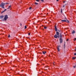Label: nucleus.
I'll use <instances>...</instances> for the list:
<instances>
[{
  "instance_id": "f257e3e1",
  "label": "nucleus",
  "mask_w": 76,
  "mask_h": 76,
  "mask_svg": "<svg viewBox=\"0 0 76 76\" xmlns=\"http://www.w3.org/2000/svg\"><path fill=\"white\" fill-rule=\"evenodd\" d=\"M4 5H5V3L1 2V4H0V7L2 9H4Z\"/></svg>"
},
{
  "instance_id": "f03ea898",
  "label": "nucleus",
  "mask_w": 76,
  "mask_h": 76,
  "mask_svg": "<svg viewBox=\"0 0 76 76\" xmlns=\"http://www.w3.org/2000/svg\"><path fill=\"white\" fill-rule=\"evenodd\" d=\"M7 19H8V16H7V15H6L4 17V20H7Z\"/></svg>"
},
{
  "instance_id": "7ed1b4c3",
  "label": "nucleus",
  "mask_w": 76,
  "mask_h": 76,
  "mask_svg": "<svg viewBox=\"0 0 76 76\" xmlns=\"http://www.w3.org/2000/svg\"><path fill=\"white\" fill-rule=\"evenodd\" d=\"M60 44H61L63 42V39L61 38H60Z\"/></svg>"
},
{
  "instance_id": "20e7f679",
  "label": "nucleus",
  "mask_w": 76,
  "mask_h": 76,
  "mask_svg": "<svg viewBox=\"0 0 76 76\" xmlns=\"http://www.w3.org/2000/svg\"><path fill=\"white\" fill-rule=\"evenodd\" d=\"M61 22H62V23H63L64 22H67V21L66 20H61Z\"/></svg>"
},
{
  "instance_id": "39448f33",
  "label": "nucleus",
  "mask_w": 76,
  "mask_h": 76,
  "mask_svg": "<svg viewBox=\"0 0 76 76\" xmlns=\"http://www.w3.org/2000/svg\"><path fill=\"white\" fill-rule=\"evenodd\" d=\"M56 34L58 35V38H59V36L58 35H59V32H56Z\"/></svg>"
},
{
  "instance_id": "423d86ee",
  "label": "nucleus",
  "mask_w": 76,
  "mask_h": 76,
  "mask_svg": "<svg viewBox=\"0 0 76 76\" xmlns=\"http://www.w3.org/2000/svg\"><path fill=\"white\" fill-rule=\"evenodd\" d=\"M4 18V16L3 15L0 16V19H2V18Z\"/></svg>"
},
{
  "instance_id": "0eeeda50",
  "label": "nucleus",
  "mask_w": 76,
  "mask_h": 76,
  "mask_svg": "<svg viewBox=\"0 0 76 76\" xmlns=\"http://www.w3.org/2000/svg\"><path fill=\"white\" fill-rule=\"evenodd\" d=\"M55 31H57V26H55Z\"/></svg>"
},
{
  "instance_id": "6e6552de",
  "label": "nucleus",
  "mask_w": 76,
  "mask_h": 76,
  "mask_svg": "<svg viewBox=\"0 0 76 76\" xmlns=\"http://www.w3.org/2000/svg\"><path fill=\"white\" fill-rule=\"evenodd\" d=\"M42 53H43V54H45V53H47V52L46 51H42Z\"/></svg>"
},
{
  "instance_id": "1a4fd4ad",
  "label": "nucleus",
  "mask_w": 76,
  "mask_h": 76,
  "mask_svg": "<svg viewBox=\"0 0 76 76\" xmlns=\"http://www.w3.org/2000/svg\"><path fill=\"white\" fill-rule=\"evenodd\" d=\"M59 37L61 38H63V36L62 35H61V34L60 33V34L59 35Z\"/></svg>"
},
{
  "instance_id": "9d476101",
  "label": "nucleus",
  "mask_w": 76,
  "mask_h": 76,
  "mask_svg": "<svg viewBox=\"0 0 76 76\" xmlns=\"http://www.w3.org/2000/svg\"><path fill=\"white\" fill-rule=\"evenodd\" d=\"M54 37L55 38H57V34L55 35L54 36Z\"/></svg>"
},
{
  "instance_id": "9b49d317",
  "label": "nucleus",
  "mask_w": 76,
  "mask_h": 76,
  "mask_svg": "<svg viewBox=\"0 0 76 76\" xmlns=\"http://www.w3.org/2000/svg\"><path fill=\"white\" fill-rule=\"evenodd\" d=\"M11 6H9L8 7V8H7V9H10V7H11Z\"/></svg>"
},
{
  "instance_id": "f8f14e48",
  "label": "nucleus",
  "mask_w": 76,
  "mask_h": 76,
  "mask_svg": "<svg viewBox=\"0 0 76 76\" xmlns=\"http://www.w3.org/2000/svg\"><path fill=\"white\" fill-rule=\"evenodd\" d=\"M57 50H58V52H60V48H57Z\"/></svg>"
},
{
  "instance_id": "ddd939ff",
  "label": "nucleus",
  "mask_w": 76,
  "mask_h": 76,
  "mask_svg": "<svg viewBox=\"0 0 76 76\" xmlns=\"http://www.w3.org/2000/svg\"><path fill=\"white\" fill-rule=\"evenodd\" d=\"M75 31H73L72 32V34H75Z\"/></svg>"
},
{
  "instance_id": "4468645a",
  "label": "nucleus",
  "mask_w": 76,
  "mask_h": 76,
  "mask_svg": "<svg viewBox=\"0 0 76 76\" xmlns=\"http://www.w3.org/2000/svg\"><path fill=\"white\" fill-rule=\"evenodd\" d=\"M76 58V57H72V59L75 60Z\"/></svg>"
},
{
  "instance_id": "2eb2a0df",
  "label": "nucleus",
  "mask_w": 76,
  "mask_h": 76,
  "mask_svg": "<svg viewBox=\"0 0 76 76\" xmlns=\"http://www.w3.org/2000/svg\"><path fill=\"white\" fill-rule=\"evenodd\" d=\"M47 27L45 26L44 27V29H47Z\"/></svg>"
},
{
  "instance_id": "dca6fc26",
  "label": "nucleus",
  "mask_w": 76,
  "mask_h": 76,
  "mask_svg": "<svg viewBox=\"0 0 76 76\" xmlns=\"http://www.w3.org/2000/svg\"><path fill=\"white\" fill-rule=\"evenodd\" d=\"M26 28H27V27H26V26H25V29H26Z\"/></svg>"
},
{
  "instance_id": "f3484780",
  "label": "nucleus",
  "mask_w": 76,
  "mask_h": 76,
  "mask_svg": "<svg viewBox=\"0 0 76 76\" xmlns=\"http://www.w3.org/2000/svg\"><path fill=\"white\" fill-rule=\"evenodd\" d=\"M38 3H37L36 2H35V4L36 5H37L38 4Z\"/></svg>"
},
{
  "instance_id": "a211bd4d",
  "label": "nucleus",
  "mask_w": 76,
  "mask_h": 76,
  "mask_svg": "<svg viewBox=\"0 0 76 76\" xmlns=\"http://www.w3.org/2000/svg\"><path fill=\"white\" fill-rule=\"evenodd\" d=\"M66 20L67 21V22H68V23H69V20H67L66 19Z\"/></svg>"
},
{
  "instance_id": "6ab92c4d",
  "label": "nucleus",
  "mask_w": 76,
  "mask_h": 76,
  "mask_svg": "<svg viewBox=\"0 0 76 76\" xmlns=\"http://www.w3.org/2000/svg\"><path fill=\"white\" fill-rule=\"evenodd\" d=\"M8 36H9L8 37V38H10V35H9Z\"/></svg>"
},
{
  "instance_id": "aec40b11",
  "label": "nucleus",
  "mask_w": 76,
  "mask_h": 76,
  "mask_svg": "<svg viewBox=\"0 0 76 76\" xmlns=\"http://www.w3.org/2000/svg\"><path fill=\"white\" fill-rule=\"evenodd\" d=\"M61 46L60 45H58V48H59V47H60Z\"/></svg>"
},
{
  "instance_id": "412c9836",
  "label": "nucleus",
  "mask_w": 76,
  "mask_h": 76,
  "mask_svg": "<svg viewBox=\"0 0 76 76\" xmlns=\"http://www.w3.org/2000/svg\"><path fill=\"white\" fill-rule=\"evenodd\" d=\"M4 12H5L4 11L2 12H1V13H4Z\"/></svg>"
},
{
  "instance_id": "4be33fe9",
  "label": "nucleus",
  "mask_w": 76,
  "mask_h": 76,
  "mask_svg": "<svg viewBox=\"0 0 76 76\" xmlns=\"http://www.w3.org/2000/svg\"><path fill=\"white\" fill-rule=\"evenodd\" d=\"M73 68H76V66H73Z\"/></svg>"
},
{
  "instance_id": "5701e85b",
  "label": "nucleus",
  "mask_w": 76,
  "mask_h": 76,
  "mask_svg": "<svg viewBox=\"0 0 76 76\" xmlns=\"http://www.w3.org/2000/svg\"><path fill=\"white\" fill-rule=\"evenodd\" d=\"M74 56H76V53L74 54Z\"/></svg>"
},
{
  "instance_id": "b1692460",
  "label": "nucleus",
  "mask_w": 76,
  "mask_h": 76,
  "mask_svg": "<svg viewBox=\"0 0 76 76\" xmlns=\"http://www.w3.org/2000/svg\"><path fill=\"white\" fill-rule=\"evenodd\" d=\"M37 1H39V0H36Z\"/></svg>"
},
{
  "instance_id": "393cba45",
  "label": "nucleus",
  "mask_w": 76,
  "mask_h": 76,
  "mask_svg": "<svg viewBox=\"0 0 76 76\" xmlns=\"http://www.w3.org/2000/svg\"><path fill=\"white\" fill-rule=\"evenodd\" d=\"M75 40H76V38H75V39H74V41H75Z\"/></svg>"
},
{
  "instance_id": "a878e982",
  "label": "nucleus",
  "mask_w": 76,
  "mask_h": 76,
  "mask_svg": "<svg viewBox=\"0 0 76 76\" xmlns=\"http://www.w3.org/2000/svg\"><path fill=\"white\" fill-rule=\"evenodd\" d=\"M61 13H62V9H61Z\"/></svg>"
},
{
  "instance_id": "bb28decb",
  "label": "nucleus",
  "mask_w": 76,
  "mask_h": 76,
  "mask_svg": "<svg viewBox=\"0 0 76 76\" xmlns=\"http://www.w3.org/2000/svg\"><path fill=\"white\" fill-rule=\"evenodd\" d=\"M64 6H65V5H64L63 6V7H64Z\"/></svg>"
},
{
  "instance_id": "cd10ccee",
  "label": "nucleus",
  "mask_w": 76,
  "mask_h": 76,
  "mask_svg": "<svg viewBox=\"0 0 76 76\" xmlns=\"http://www.w3.org/2000/svg\"><path fill=\"white\" fill-rule=\"evenodd\" d=\"M31 8V7H30V8H29V9H30H30H31V8Z\"/></svg>"
},
{
  "instance_id": "c85d7f7f",
  "label": "nucleus",
  "mask_w": 76,
  "mask_h": 76,
  "mask_svg": "<svg viewBox=\"0 0 76 76\" xmlns=\"http://www.w3.org/2000/svg\"><path fill=\"white\" fill-rule=\"evenodd\" d=\"M6 10H7L6 9H5V10H4V11H6Z\"/></svg>"
},
{
  "instance_id": "c756f323",
  "label": "nucleus",
  "mask_w": 76,
  "mask_h": 76,
  "mask_svg": "<svg viewBox=\"0 0 76 76\" xmlns=\"http://www.w3.org/2000/svg\"><path fill=\"white\" fill-rule=\"evenodd\" d=\"M28 35H30V33H29L28 34Z\"/></svg>"
},
{
  "instance_id": "7c9ffc66",
  "label": "nucleus",
  "mask_w": 76,
  "mask_h": 76,
  "mask_svg": "<svg viewBox=\"0 0 76 76\" xmlns=\"http://www.w3.org/2000/svg\"><path fill=\"white\" fill-rule=\"evenodd\" d=\"M65 2H66V1H63V3H65Z\"/></svg>"
},
{
  "instance_id": "2f4dec72",
  "label": "nucleus",
  "mask_w": 76,
  "mask_h": 76,
  "mask_svg": "<svg viewBox=\"0 0 76 76\" xmlns=\"http://www.w3.org/2000/svg\"><path fill=\"white\" fill-rule=\"evenodd\" d=\"M68 40H69V39H66V41H68Z\"/></svg>"
},
{
  "instance_id": "473e14b6",
  "label": "nucleus",
  "mask_w": 76,
  "mask_h": 76,
  "mask_svg": "<svg viewBox=\"0 0 76 76\" xmlns=\"http://www.w3.org/2000/svg\"><path fill=\"white\" fill-rule=\"evenodd\" d=\"M41 1H42V2L44 1L43 0H42Z\"/></svg>"
},
{
  "instance_id": "72a5a7b5",
  "label": "nucleus",
  "mask_w": 76,
  "mask_h": 76,
  "mask_svg": "<svg viewBox=\"0 0 76 76\" xmlns=\"http://www.w3.org/2000/svg\"><path fill=\"white\" fill-rule=\"evenodd\" d=\"M0 50H2L1 48H0Z\"/></svg>"
},
{
  "instance_id": "f704fd0d",
  "label": "nucleus",
  "mask_w": 76,
  "mask_h": 76,
  "mask_svg": "<svg viewBox=\"0 0 76 76\" xmlns=\"http://www.w3.org/2000/svg\"><path fill=\"white\" fill-rule=\"evenodd\" d=\"M57 1H58V0H56Z\"/></svg>"
},
{
  "instance_id": "c9c22d12",
  "label": "nucleus",
  "mask_w": 76,
  "mask_h": 76,
  "mask_svg": "<svg viewBox=\"0 0 76 76\" xmlns=\"http://www.w3.org/2000/svg\"><path fill=\"white\" fill-rule=\"evenodd\" d=\"M8 4V3H7L6 4Z\"/></svg>"
},
{
  "instance_id": "e433bc0d",
  "label": "nucleus",
  "mask_w": 76,
  "mask_h": 76,
  "mask_svg": "<svg viewBox=\"0 0 76 76\" xmlns=\"http://www.w3.org/2000/svg\"><path fill=\"white\" fill-rule=\"evenodd\" d=\"M20 25H21V26H22V24H20Z\"/></svg>"
},
{
  "instance_id": "4c0bfd02",
  "label": "nucleus",
  "mask_w": 76,
  "mask_h": 76,
  "mask_svg": "<svg viewBox=\"0 0 76 76\" xmlns=\"http://www.w3.org/2000/svg\"><path fill=\"white\" fill-rule=\"evenodd\" d=\"M64 46H65V44H64Z\"/></svg>"
},
{
  "instance_id": "58836bf2",
  "label": "nucleus",
  "mask_w": 76,
  "mask_h": 76,
  "mask_svg": "<svg viewBox=\"0 0 76 76\" xmlns=\"http://www.w3.org/2000/svg\"><path fill=\"white\" fill-rule=\"evenodd\" d=\"M45 70H47V69H46Z\"/></svg>"
},
{
  "instance_id": "ea45409f",
  "label": "nucleus",
  "mask_w": 76,
  "mask_h": 76,
  "mask_svg": "<svg viewBox=\"0 0 76 76\" xmlns=\"http://www.w3.org/2000/svg\"><path fill=\"white\" fill-rule=\"evenodd\" d=\"M75 51H76V49L75 50Z\"/></svg>"
},
{
  "instance_id": "a19ab883",
  "label": "nucleus",
  "mask_w": 76,
  "mask_h": 76,
  "mask_svg": "<svg viewBox=\"0 0 76 76\" xmlns=\"http://www.w3.org/2000/svg\"><path fill=\"white\" fill-rule=\"evenodd\" d=\"M75 48L76 49V48Z\"/></svg>"
},
{
  "instance_id": "79ce46f5",
  "label": "nucleus",
  "mask_w": 76,
  "mask_h": 76,
  "mask_svg": "<svg viewBox=\"0 0 76 76\" xmlns=\"http://www.w3.org/2000/svg\"><path fill=\"white\" fill-rule=\"evenodd\" d=\"M75 48H76V47Z\"/></svg>"
}]
</instances>
